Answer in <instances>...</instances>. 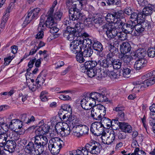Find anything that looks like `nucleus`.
Instances as JSON below:
<instances>
[{
	"label": "nucleus",
	"mask_w": 155,
	"mask_h": 155,
	"mask_svg": "<svg viewBox=\"0 0 155 155\" xmlns=\"http://www.w3.org/2000/svg\"><path fill=\"white\" fill-rule=\"evenodd\" d=\"M101 120L104 126H106L107 129L109 128L112 125V121L108 118L103 117Z\"/></svg>",
	"instance_id": "nucleus-39"
},
{
	"label": "nucleus",
	"mask_w": 155,
	"mask_h": 155,
	"mask_svg": "<svg viewBox=\"0 0 155 155\" xmlns=\"http://www.w3.org/2000/svg\"><path fill=\"white\" fill-rule=\"evenodd\" d=\"M95 123L97 127V130L98 131V134H101L102 135L105 132H104V125L101 122H95Z\"/></svg>",
	"instance_id": "nucleus-38"
},
{
	"label": "nucleus",
	"mask_w": 155,
	"mask_h": 155,
	"mask_svg": "<svg viewBox=\"0 0 155 155\" xmlns=\"http://www.w3.org/2000/svg\"><path fill=\"white\" fill-rule=\"evenodd\" d=\"M90 131L91 132L95 135H98V131L97 130V127L95 122L93 123L91 125Z\"/></svg>",
	"instance_id": "nucleus-53"
},
{
	"label": "nucleus",
	"mask_w": 155,
	"mask_h": 155,
	"mask_svg": "<svg viewBox=\"0 0 155 155\" xmlns=\"http://www.w3.org/2000/svg\"><path fill=\"white\" fill-rule=\"evenodd\" d=\"M115 136L114 132L112 131L109 133H104L101 135V138L104 143L110 145L114 141Z\"/></svg>",
	"instance_id": "nucleus-10"
},
{
	"label": "nucleus",
	"mask_w": 155,
	"mask_h": 155,
	"mask_svg": "<svg viewBox=\"0 0 155 155\" xmlns=\"http://www.w3.org/2000/svg\"><path fill=\"white\" fill-rule=\"evenodd\" d=\"M130 19V20L129 21L131 24L135 23V24L137 23H141L143 21L142 14L140 13L138 14L136 12L132 13L131 15Z\"/></svg>",
	"instance_id": "nucleus-14"
},
{
	"label": "nucleus",
	"mask_w": 155,
	"mask_h": 155,
	"mask_svg": "<svg viewBox=\"0 0 155 155\" xmlns=\"http://www.w3.org/2000/svg\"><path fill=\"white\" fill-rule=\"evenodd\" d=\"M60 124H61V123L58 124L55 126V130L58 134L62 137L67 136L69 135L71 132V128L70 126L67 130L61 131L60 129L61 128V126L60 125Z\"/></svg>",
	"instance_id": "nucleus-17"
},
{
	"label": "nucleus",
	"mask_w": 155,
	"mask_h": 155,
	"mask_svg": "<svg viewBox=\"0 0 155 155\" xmlns=\"http://www.w3.org/2000/svg\"><path fill=\"white\" fill-rule=\"evenodd\" d=\"M58 4V2L57 0H55L53 3L51 7L50 8L49 10L48 11L47 14H49L51 15L52 13H53L54 12V8Z\"/></svg>",
	"instance_id": "nucleus-60"
},
{
	"label": "nucleus",
	"mask_w": 155,
	"mask_h": 155,
	"mask_svg": "<svg viewBox=\"0 0 155 155\" xmlns=\"http://www.w3.org/2000/svg\"><path fill=\"white\" fill-rule=\"evenodd\" d=\"M38 152L36 155H49V152L46 150H44V148L41 147L38 149Z\"/></svg>",
	"instance_id": "nucleus-54"
},
{
	"label": "nucleus",
	"mask_w": 155,
	"mask_h": 155,
	"mask_svg": "<svg viewBox=\"0 0 155 155\" xmlns=\"http://www.w3.org/2000/svg\"><path fill=\"white\" fill-rule=\"evenodd\" d=\"M87 3V0H67L66 5L69 9V14H71L72 11L74 12V14H75V12L79 11L77 8V5H78V8H81L83 5L86 4Z\"/></svg>",
	"instance_id": "nucleus-7"
},
{
	"label": "nucleus",
	"mask_w": 155,
	"mask_h": 155,
	"mask_svg": "<svg viewBox=\"0 0 155 155\" xmlns=\"http://www.w3.org/2000/svg\"><path fill=\"white\" fill-rule=\"evenodd\" d=\"M83 49L84 51L83 52V54L85 57H91L93 53L92 49L89 47H84Z\"/></svg>",
	"instance_id": "nucleus-40"
},
{
	"label": "nucleus",
	"mask_w": 155,
	"mask_h": 155,
	"mask_svg": "<svg viewBox=\"0 0 155 155\" xmlns=\"http://www.w3.org/2000/svg\"><path fill=\"white\" fill-rule=\"evenodd\" d=\"M50 129V127L47 124H43L37 127L35 131L36 134L44 135L45 133H48Z\"/></svg>",
	"instance_id": "nucleus-21"
},
{
	"label": "nucleus",
	"mask_w": 155,
	"mask_h": 155,
	"mask_svg": "<svg viewBox=\"0 0 155 155\" xmlns=\"http://www.w3.org/2000/svg\"><path fill=\"white\" fill-rule=\"evenodd\" d=\"M8 134L9 137L12 139V140H18L20 137V135L15 131H12L11 132H10Z\"/></svg>",
	"instance_id": "nucleus-45"
},
{
	"label": "nucleus",
	"mask_w": 155,
	"mask_h": 155,
	"mask_svg": "<svg viewBox=\"0 0 155 155\" xmlns=\"http://www.w3.org/2000/svg\"><path fill=\"white\" fill-rule=\"evenodd\" d=\"M83 54L80 53H78L76 56L77 61L80 63H82L85 60L83 58Z\"/></svg>",
	"instance_id": "nucleus-62"
},
{
	"label": "nucleus",
	"mask_w": 155,
	"mask_h": 155,
	"mask_svg": "<svg viewBox=\"0 0 155 155\" xmlns=\"http://www.w3.org/2000/svg\"><path fill=\"white\" fill-rule=\"evenodd\" d=\"M131 69L129 68H124L123 70V77L125 78H128L130 77V74Z\"/></svg>",
	"instance_id": "nucleus-52"
},
{
	"label": "nucleus",
	"mask_w": 155,
	"mask_h": 155,
	"mask_svg": "<svg viewBox=\"0 0 155 155\" xmlns=\"http://www.w3.org/2000/svg\"><path fill=\"white\" fill-rule=\"evenodd\" d=\"M136 85L134 87L133 90L136 93H137L139 92L140 89L143 87L141 85V82L138 81L136 82Z\"/></svg>",
	"instance_id": "nucleus-56"
},
{
	"label": "nucleus",
	"mask_w": 155,
	"mask_h": 155,
	"mask_svg": "<svg viewBox=\"0 0 155 155\" xmlns=\"http://www.w3.org/2000/svg\"><path fill=\"white\" fill-rule=\"evenodd\" d=\"M62 115V114H61L60 115H59L60 117L61 118V120L62 121H68V123L69 124L70 122V118H72V117H74V118H77L76 117L74 116H72L71 115H69V117L66 116V115L65 114L63 115V116H61V115Z\"/></svg>",
	"instance_id": "nucleus-50"
},
{
	"label": "nucleus",
	"mask_w": 155,
	"mask_h": 155,
	"mask_svg": "<svg viewBox=\"0 0 155 155\" xmlns=\"http://www.w3.org/2000/svg\"><path fill=\"white\" fill-rule=\"evenodd\" d=\"M90 99L87 97H86L83 98L81 101V105L82 107L85 110H89L91 108V107L90 106Z\"/></svg>",
	"instance_id": "nucleus-29"
},
{
	"label": "nucleus",
	"mask_w": 155,
	"mask_h": 155,
	"mask_svg": "<svg viewBox=\"0 0 155 155\" xmlns=\"http://www.w3.org/2000/svg\"><path fill=\"white\" fill-rule=\"evenodd\" d=\"M75 31L74 28L70 27H67L66 30L64 31L63 35L66 37L67 39L69 41L73 40L75 37Z\"/></svg>",
	"instance_id": "nucleus-15"
},
{
	"label": "nucleus",
	"mask_w": 155,
	"mask_h": 155,
	"mask_svg": "<svg viewBox=\"0 0 155 155\" xmlns=\"http://www.w3.org/2000/svg\"><path fill=\"white\" fill-rule=\"evenodd\" d=\"M92 43L91 39L87 38L83 40H74L70 45L71 51L73 53L76 54L78 52L82 51V48L87 47L86 44L88 45Z\"/></svg>",
	"instance_id": "nucleus-4"
},
{
	"label": "nucleus",
	"mask_w": 155,
	"mask_h": 155,
	"mask_svg": "<svg viewBox=\"0 0 155 155\" xmlns=\"http://www.w3.org/2000/svg\"><path fill=\"white\" fill-rule=\"evenodd\" d=\"M134 27L135 30L134 33V35L135 36H139L144 30V28L142 22L141 23H137L135 24Z\"/></svg>",
	"instance_id": "nucleus-31"
},
{
	"label": "nucleus",
	"mask_w": 155,
	"mask_h": 155,
	"mask_svg": "<svg viewBox=\"0 0 155 155\" xmlns=\"http://www.w3.org/2000/svg\"><path fill=\"white\" fill-rule=\"evenodd\" d=\"M99 104H97L95 106L92 107L91 111V117L94 119L96 120H99Z\"/></svg>",
	"instance_id": "nucleus-26"
},
{
	"label": "nucleus",
	"mask_w": 155,
	"mask_h": 155,
	"mask_svg": "<svg viewBox=\"0 0 155 155\" xmlns=\"http://www.w3.org/2000/svg\"><path fill=\"white\" fill-rule=\"evenodd\" d=\"M13 5V3H10L7 8L6 11L4 13L5 14L2 17L1 24V26L4 27L5 23L7 21L8 19V17L9 15V14L12 9V6Z\"/></svg>",
	"instance_id": "nucleus-22"
},
{
	"label": "nucleus",
	"mask_w": 155,
	"mask_h": 155,
	"mask_svg": "<svg viewBox=\"0 0 155 155\" xmlns=\"http://www.w3.org/2000/svg\"><path fill=\"white\" fill-rule=\"evenodd\" d=\"M106 90L104 89H101L99 92H94L90 94L89 97L90 99V103L91 107L96 105V101L103 102L106 101L107 98L105 96Z\"/></svg>",
	"instance_id": "nucleus-5"
},
{
	"label": "nucleus",
	"mask_w": 155,
	"mask_h": 155,
	"mask_svg": "<svg viewBox=\"0 0 155 155\" xmlns=\"http://www.w3.org/2000/svg\"><path fill=\"white\" fill-rule=\"evenodd\" d=\"M135 25V23L131 24L130 21H128L126 24H125L124 23L121 27H122V30L125 33L131 34L134 29Z\"/></svg>",
	"instance_id": "nucleus-20"
},
{
	"label": "nucleus",
	"mask_w": 155,
	"mask_h": 155,
	"mask_svg": "<svg viewBox=\"0 0 155 155\" xmlns=\"http://www.w3.org/2000/svg\"><path fill=\"white\" fill-rule=\"evenodd\" d=\"M112 66L113 68L115 69H118L120 68L121 66V63L119 61L114 60L113 62Z\"/></svg>",
	"instance_id": "nucleus-58"
},
{
	"label": "nucleus",
	"mask_w": 155,
	"mask_h": 155,
	"mask_svg": "<svg viewBox=\"0 0 155 155\" xmlns=\"http://www.w3.org/2000/svg\"><path fill=\"white\" fill-rule=\"evenodd\" d=\"M46 27L45 17V15H42L41 17L40 23L38 28V32L36 35V38L40 39L43 38L44 36L43 31Z\"/></svg>",
	"instance_id": "nucleus-11"
},
{
	"label": "nucleus",
	"mask_w": 155,
	"mask_h": 155,
	"mask_svg": "<svg viewBox=\"0 0 155 155\" xmlns=\"http://www.w3.org/2000/svg\"><path fill=\"white\" fill-rule=\"evenodd\" d=\"M107 74L111 79H114L118 78V75L113 71H108Z\"/></svg>",
	"instance_id": "nucleus-61"
},
{
	"label": "nucleus",
	"mask_w": 155,
	"mask_h": 155,
	"mask_svg": "<svg viewBox=\"0 0 155 155\" xmlns=\"http://www.w3.org/2000/svg\"><path fill=\"white\" fill-rule=\"evenodd\" d=\"M8 126L12 130H15L16 129H20L23 126L22 122L18 119H13L10 123Z\"/></svg>",
	"instance_id": "nucleus-18"
},
{
	"label": "nucleus",
	"mask_w": 155,
	"mask_h": 155,
	"mask_svg": "<svg viewBox=\"0 0 155 155\" xmlns=\"http://www.w3.org/2000/svg\"><path fill=\"white\" fill-rule=\"evenodd\" d=\"M147 53L149 57H154L155 56V48H149Z\"/></svg>",
	"instance_id": "nucleus-57"
},
{
	"label": "nucleus",
	"mask_w": 155,
	"mask_h": 155,
	"mask_svg": "<svg viewBox=\"0 0 155 155\" xmlns=\"http://www.w3.org/2000/svg\"><path fill=\"white\" fill-rule=\"evenodd\" d=\"M61 109L59 111V114L60 115L61 114H62V112L63 111V110L66 111L70 112L71 111V108L70 105L68 104H64L62 106Z\"/></svg>",
	"instance_id": "nucleus-48"
},
{
	"label": "nucleus",
	"mask_w": 155,
	"mask_h": 155,
	"mask_svg": "<svg viewBox=\"0 0 155 155\" xmlns=\"http://www.w3.org/2000/svg\"><path fill=\"white\" fill-rule=\"evenodd\" d=\"M153 9L151 7L147 6L145 7L143 10L141 14L145 16L150 15L153 12Z\"/></svg>",
	"instance_id": "nucleus-42"
},
{
	"label": "nucleus",
	"mask_w": 155,
	"mask_h": 155,
	"mask_svg": "<svg viewBox=\"0 0 155 155\" xmlns=\"http://www.w3.org/2000/svg\"><path fill=\"white\" fill-rule=\"evenodd\" d=\"M0 126L4 130L6 131L8 129V124L4 122V119L0 117Z\"/></svg>",
	"instance_id": "nucleus-51"
},
{
	"label": "nucleus",
	"mask_w": 155,
	"mask_h": 155,
	"mask_svg": "<svg viewBox=\"0 0 155 155\" xmlns=\"http://www.w3.org/2000/svg\"><path fill=\"white\" fill-rule=\"evenodd\" d=\"M46 74L43 72H42L37 77L36 80V83L39 87L42 85L45 82L46 79Z\"/></svg>",
	"instance_id": "nucleus-34"
},
{
	"label": "nucleus",
	"mask_w": 155,
	"mask_h": 155,
	"mask_svg": "<svg viewBox=\"0 0 155 155\" xmlns=\"http://www.w3.org/2000/svg\"><path fill=\"white\" fill-rule=\"evenodd\" d=\"M114 44L111 43L110 44V46H109V50L111 53L114 55L117 54L118 53V49L116 47H115L114 46Z\"/></svg>",
	"instance_id": "nucleus-49"
},
{
	"label": "nucleus",
	"mask_w": 155,
	"mask_h": 155,
	"mask_svg": "<svg viewBox=\"0 0 155 155\" xmlns=\"http://www.w3.org/2000/svg\"><path fill=\"white\" fill-rule=\"evenodd\" d=\"M69 125L71 128V133L77 137L87 134L89 130L88 127L85 125L79 124V121L77 118L74 117L70 118Z\"/></svg>",
	"instance_id": "nucleus-2"
},
{
	"label": "nucleus",
	"mask_w": 155,
	"mask_h": 155,
	"mask_svg": "<svg viewBox=\"0 0 155 155\" xmlns=\"http://www.w3.org/2000/svg\"><path fill=\"white\" fill-rule=\"evenodd\" d=\"M8 133L9 132H8L7 134L4 133L0 134V146L1 147H3L6 143L8 138L9 137L8 135Z\"/></svg>",
	"instance_id": "nucleus-37"
},
{
	"label": "nucleus",
	"mask_w": 155,
	"mask_h": 155,
	"mask_svg": "<svg viewBox=\"0 0 155 155\" xmlns=\"http://www.w3.org/2000/svg\"><path fill=\"white\" fill-rule=\"evenodd\" d=\"M40 11V8H37L29 12L22 24V26L23 27H25L28 24H29L32 20L36 19Z\"/></svg>",
	"instance_id": "nucleus-8"
},
{
	"label": "nucleus",
	"mask_w": 155,
	"mask_h": 155,
	"mask_svg": "<svg viewBox=\"0 0 155 155\" xmlns=\"http://www.w3.org/2000/svg\"><path fill=\"white\" fill-rule=\"evenodd\" d=\"M142 24L144 28V29H150L152 27V24L150 22L143 21Z\"/></svg>",
	"instance_id": "nucleus-63"
},
{
	"label": "nucleus",
	"mask_w": 155,
	"mask_h": 155,
	"mask_svg": "<svg viewBox=\"0 0 155 155\" xmlns=\"http://www.w3.org/2000/svg\"><path fill=\"white\" fill-rule=\"evenodd\" d=\"M64 145V142L59 138L50 140L48 143V148L51 153L54 155L59 153L60 149Z\"/></svg>",
	"instance_id": "nucleus-6"
},
{
	"label": "nucleus",
	"mask_w": 155,
	"mask_h": 155,
	"mask_svg": "<svg viewBox=\"0 0 155 155\" xmlns=\"http://www.w3.org/2000/svg\"><path fill=\"white\" fill-rule=\"evenodd\" d=\"M119 126L123 132L130 133L132 131V127L127 123L119 122Z\"/></svg>",
	"instance_id": "nucleus-25"
},
{
	"label": "nucleus",
	"mask_w": 155,
	"mask_h": 155,
	"mask_svg": "<svg viewBox=\"0 0 155 155\" xmlns=\"http://www.w3.org/2000/svg\"><path fill=\"white\" fill-rule=\"evenodd\" d=\"M147 52L144 49L140 48L136 51L134 53V54L132 55L133 58H138L141 59L143 58L146 55Z\"/></svg>",
	"instance_id": "nucleus-24"
},
{
	"label": "nucleus",
	"mask_w": 155,
	"mask_h": 155,
	"mask_svg": "<svg viewBox=\"0 0 155 155\" xmlns=\"http://www.w3.org/2000/svg\"><path fill=\"white\" fill-rule=\"evenodd\" d=\"M16 146V144L14 140H8L1 148H3L6 151L12 152L14 151Z\"/></svg>",
	"instance_id": "nucleus-16"
},
{
	"label": "nucleus",
	"mask_w": 155,
	"mask_h": 155,
	"mask_svg": "<svg viewBox=\"0 0 155 155\" xmlns=\"http://www.w3.org/2000/svg\"><path fill=\"white\" fill-rule=\"evenodd\" d=\"M37 84L36 83L34 84V83H30V82H29L27 84L29 89L32 91H36L38 87V85L37 86Z\"/></svg>",
	"instance_id": "nucleus-59"
},
{
	"label": "nucleus",
	"mask_w": 155,
	"mask_h": 155,
	"mask_svg": "<svg viewBox=\"0 0 155 155\" xmlns=\"http://www.w3.org/2000/svg\"><path fill=\"white\" fill-rule=\"evenodd\" d=\"M97 70L95 69H89L87 71V74L90 78H93L96 75H98V77L100 78H102L103 76L101 74H97Z\"/></svg>",
	"instance_id": "nucleus-35"
},
{
	"label": "nucleus",
	"mask_w": 155,
	"mask_h": 155,
	"mask_svg": "<svg viewBox=\"0 0 155 155\" xmlns=\"http://www.w3.org/2000/svg\"><path fill=\"white\" fill-rule=\"evenodd\" d=\"M60 125L61 126V127L60 131H62L63 130H65L68 129V128H69L70 127L69 125L68 124L66 123H61V124H60Z\"/></svg>",
	"instance_id": "nucleus-64"
},
{
	"label": "nucleus",
	"mask_w": 155,
	"mask_h": 155,
	"mask_svg": "<svg viewBox=\"0 0 155 155\" xmlns=\"http://www.w3.org/2000/svg\"><path fill=\"white\" fill-rule=\"evenodd\" d=\"M24 149L26 153H29L31 155H36L37 153V152H38V149L35 147L34 143L31 141L28 143Z\"/></svg>",
	"instance_id": "nucleus-19"
},
{
	"label": "nucleus",
	"mask_w": 155,
	"mask_h": 155,
	"mask_svg": "<svg viewBox=\"0 0 155 155\" xmlns=\"http://www.w3.org/2000/svg\"><path fill=\"white\" fill-rule=\"evenodd\" d=\"M101 146L96 141L86 144L84 147H79L76 150L69 152L70 155H88V153L97 155L100 153Z\"/></svg>",
	"instance_id": "nucleus-1"
},
{
	"label": "nucleus",
	"mask_w": 155,
	"mask_h": 155,
	"mask_svg": "<svg viewBox=\"0 0 155 155\" xmlns=\"http://www.w3.org/2000/svg\"><path fill=\"white\" fill-rule=\"evenodd\" d=\"M8 56L5 58L4 59V64L5 65H8L12 61L13 59L15 56V55L13 54L11 55L10 54H8Z\"/></svg>",
	"instance_id": "nucleus-46"
},
{
	"label": "nucleus",
	"mask_w": 155,
	"mask_h": 155,
	"mask_svg": "<svg viewBox=\"0 0 155 155\" xmlns=\"http://www.w3.org/2000/svg\"><path fill=\"white\" fill-rule=\"evenodd\" d=\"M147 63V61L144 59H139L135 62L134 68L137 70H140L146 66Z\"/></svg>",
	"instance_id": "nucleus-28"
},
{
	"label": "nucleus",
	"mask_w": 155,
	"mask_h": 155,
	"mask_svg": "<svg viewBox=\"0 0 155 155\" xmlns=\"http://www.w3.org/2000/svg\"><path fill=\"white\" fill-rule=\"evenodd\" d=\"M99 118H100L99 120H100L103 117H105L104 116L106 114V108L104 106L101 104H99Z\"/></svg>",
	"instance_id": "nucleus-43"
},
{
	"label": "nucleus",
	"mask_w": 155,
	"mask_h": 155,
	"mask_svg": "<svg viewBox=\"0 0 155 155\" xmlns=\"http://www.w3.org/2000/svg\"><path fill=\"white\" fill-rule=\"evenodd\" d=\"M104 28L107 29L106 31V35L110 38L114 39V37L118 38L121 40H125L127 39V34L124 31L119 32V28L117 27L114 28V26L111 24L106 25L104 26Z\"/></svg>",
	"instance_id": "nucleus-3"
},
{
	"label": "nucleus",
	"mask_w": 155,
	"mask_h": 155,
	"mask_svg": "<svg viewBox=\"0 0 155 155\" xmlns=\"http://www.w3.org/2000/svg\"><path fill=\"white\" fill-rule=\"evenodd\" d=\"M32 139L34 141L35 144L39 148L46 145L48 142L47 137L44 136L40 134H36Z\"/></svg>",
	"instance_id": "nucleus-9"
},
{
	"label": "nucleus",
	"mask_w": 155,
	"mask_h": 155,
	"mask_svg": "<svg viewBox=\"0 0 155 155\" xmlns=\"http://www.w3.org/2000/svg\"><path fill=\"white\" fill-rule=\"evenodd\" d=\"M141 83V85L143 87H146L153 84V82H152V79L150 78L146 80Z\"/></svg>",
	"instance_id": "nucleus-47"
},
{
	"label": "nucleus",
	"mask_w": 155,
	"mask_h": 155,
	"mask_svg": "<svg viewBox=\"0 0 155 155\" xmlns=\"http://www.w3.org/2000/svg\"><path fill=\"white\" fill-rule=\"evenodd\" d=\"M109 61L106 59L100 60L97 62V64L100 65L101 69H106L112 65L111 61Z\"/></svg>",
	"instance_id": "nucleus-32"
},
{
	"label": "nucleus",
	"mask_w": 155,
	"mask_h": 155,
	"mask_svg": "<svg viewBox=\"0 0 155 155\" xmlns=\"http://www.w3.org/2000/svg\"><path fill=\"white\" fill-rule=\"evenodd\" d=\"M97 65V62L95 61H87L84 63L85 68L88 69H92Z\"/></svg>",
	"instance_id": "nucleus-41"
},
{
	"label": "nucleus",
	"mask_w": 155,
	"mask_h": 155,
	"mask_svg": "<svg viewBox=\"0 0 155 155\" xmlns=\"http://www.w3.org/2000/svg\"><path fill=\"white\" fill-rule=\"evenodd\" d=\"M123 15V13L121 11H118L114 13L115 19H117L119 21H117V27L119 28H121V26L124 23V21L125 20V19L124 18H122Z\"/></svg>",
	"instance_id": "nucleus-23"
},
{
	"label": "nucleus",
	"mask_w": 155,
	"mask_h": 155,
	"mask_svg": "<svg viewBox=\"0 0 155 155\" xmlns=\"http://www.w3.org/2000/svg\"><path fill=\"white\" fill-rule=\"evenodd\" d=\"M105 19L106 21L109 23L106 24L103 26V28L104 31L106 32V31H107V28H104V26L107 24L109 25L111 24V25L114 26V28L117 27V21H118V19H115V18L114 14H108L105 17Z\"/></svg>",
	"instance_id": "nucleus-12"
},
{
	"label": "nucleus",
	"mask_w": 155,
	"mask_h": 155,
	"mask_svg": "<svg viewBox=\"0 0 155 155\" xmlns=\"http://www.w3.org/2000/svg\"><path fill=\"white\" fill-rule=\"evenodd\" d=\"M119 57L121 61L127 64L129 63L133 58L132 56H131L122 53L119 54Z\"/></svg>",
	"instance_id": "nucleus-36"
},
{
	"label": "nucleus",
	"mask_w": 155,
	"mask_h": 155,
	"mask_svg": "<svg viewBox=\"0 0 155 155\" xmlns=\"http://www.w3.org/2000/svg\"><path fill=\"white\" fill-rule=\"evenodd\" d=\"M131 49L130 44L127 42H124L120 46L121 53L126 54L129 52Z\"/></svg>",
	"instance_id": "nucleus-33"
},
{
	"label": "nucleus",
	"mask_w": 155,
	"mask_h": 155,
	"mask_svg": "<svg viewBox=\"0 0 155 155\" xmlns=\"http://www.w3.org/2000/svg\"><path fill=\"white\" fill-rule=\"evenodd\" d=\"M51 18H49L46 21L45 25L46 27L50 28V32L52 34L57 33L59 30V29L56 26V23L52 20Z\"/></svg>",
	"instance_id": "nucleus-13"
},
{
	"label": "nucleus",
	"mask_w": 155,
	"mask_h": 155,
	"mask_svg": "<svg viewBox=\"0 0 155 155\" xmlns=\"http://www.w3.org/2000/svg\"><path fill=\"white\" fill-rule=\"evenodd\" d=\"M48 92L46 91H43L41 92L40 95V99L42 101H48V99L47 97Z\"/></svg>",
	"instance_id": "nucleus-55"
},
{
	"label": "nucleus",
	"mask_w": 155,
	"mask_h": 155,
	"mask_svg": "<svg viewBox=\"0 0 155 155\" xmlns=\"http://www.w3.org/2000/svg\"><path fill=\"white\" fill-rule=\"evenodd\" d=\"M78 11L76 12V14H72L71 15V17L70 18L72 20V21H75L79 20L84 21L86 20V21H88V18H86V17L83 14L81 13H78Z\"/></svg>",
	"instance_id": "nucleus-30"
},
{
	"label": "nucleus",
	"mask_w": 155,
	"mask_h": 155,
	"mask_svg": "<svg viewBox=\"0 0 155 155\" xmlns=\"http://www.w3.org/2000/svg\"><path fill=\"white\" fill-rule=\"evenodd\" d=\"M62 15V12L58 10L54 13V12L52 13L51 15L47 14L48 17L47 18V19H48L50 18H52V20H54L56 23L57 21L60 20Z\"/></svg>",
	"instance_id": "nucleus-27"
},
{
	"label": "nucleus",
	"mask_w": 155,
	"mask_h": 155,
	"mask_svg": "<svg viewBox=\"0 0 155 155\" xmlns=\"http://www.w3.org/2000/svg\"><path fill=\"white\" fill-rule=\"evenodd\" d=\"M92 48L95 50L101 51L103 49V47L99 41H95L92 45Z\"/></svg>",
	"instance_id": "nucleus-44"
}]
</instances>
